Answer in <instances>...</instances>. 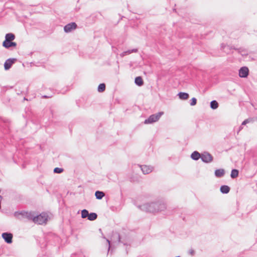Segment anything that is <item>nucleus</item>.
Wrapping results in <instances>:
<instances>
[{"label": "nucleus", "mask_w": 257, "mask_h": 257, "mask_svg": "<svg viewBox=\"0 0 257 257\" xmlns=\"http://www.w3.org/2000/svg\"><path fill=\"white\" fill-rule=\"evenodd\" d=\"M138 207L143 211L155 213L164 211L167 207L166 204L163 201L158 200L138 205Z\"/></svg>", "instance_id": "obj_1"}, {"label": "nucleus", "mask_w": 257, "mask_h": 257, "mask_svg": "<svg viewBox=\"0 0 257 257\" xmlns=\"http://www.w3.org/2000/svg\"><path fill=\"white\" fill-rule=\"evenodd\" d=\"M48 219V215L45 212L36 214L35 212H32L30 221L38 224H43L47 223Z\"/></svg>", "instance_id": "obj_2"}, {"label": "nucleus", "mask_w": 257, "mask_h": 257, "mask_svg": "<svg viewBox=\"0 0 257 257\" xmlns=\"http://www.w3.org/2000/svg\"><path fill=\"white\" fill-rule=\"evenodd\" d=\"M11 121L7 118L0 116V130L2 132L6 135L11 133Z\"/></svg>", "instance_id": "obj_3"}, {"label": "nucleus", "mask_w": 257, "mask_h": 257, "mask_svg": "<svg viewBox=\"0 0 257 257\" xmlns=\"http://www.w3.org/2000/svg\"><path fill=\"white\" fill-rule=\"evenodd\" d=\"M163 111H159L158 113L153 114L149 116V117L146 119L144 121L145 124H151L157 121L161 116L164 114Z\"/></svg>", "instance_id": "obj_4"}, {"label": "nucleus", "mask_w": 257, "mask_h": 257, "mask_svg": "<svg viewBox=\"0 0 257 257\" xmlns=\"http://www.w3.org/2000/svg\"><path fill=\"white\" fill-rule=\"evenodd\" d=\"M32 211L28 212L26 211H15L14 212V216L18 219H20V216H21L23 218H27L29 220H31Z\"/></svg>", "instance_id": "obj_5"}, {"label": "nucleus", "mask_w": 257, "mask_h": 257, "mask_svg": "<svg viewBox=\"0 0 257 257\" xmlns=\"http://www.w3.org/2000/svg\"><path fill=\"white\" fill-rule=\"evenodd\" d=\"M213 156L207 151H204L202 153L201 160L206 164L210 163L213 161Z\"/></svg>", "instance_id": "obj_6"}, {"label": "nucleus", "mask_w": 257, "mask_h": 257, "mask_svg": "<svg viewBox=\"0 0 257 257\" xmlns=\"http://www.w3.org/2000/svg\"><path fill=\"white\" fill-rule=\"evenodd\" d=\"M77 27V25L75 22H71L64 27V31L66 33H68L76 29Z\"/></svg>", "instance_id": "obj_7"}, {"label": "nucleus", "mask_w": 257, "mask_h": 257, "mask_svg": "<svg viewBox=\"0 0 257 257\" xmlns=\"http://www.w3.org/2000/svg\"><path fill=\"white\" fill-rule=\"evenodd\" d=\"M17 61V58H9L6 60L4 63V69L5 70H9L12 66V65L16 63Z\"/></svg>", "instance_id": "obj_8"}, {"label": "nucleus", "mask_w": 257, "mask_h": 257, "mask_svg": "<svg viewBox=\"0 0 257 257\" xmlns=\"http://www.w3.org/2000/svg\"><path fill=\"white\" fill-rule=\"evenodd\" d=\"M238 75L240 78H246L249 75V69L246 66H242L238 70Z\"/></svg>", "instance_id": "obj_9"}, {"label": "nucleus", "mask_w": 257, "mask_h": 257, "mask_svg": "<svg viewBox=\"0 0 257 257\" xmlns=\"http://www.w3.org/2000/svg\"><path fill=\"white\" fill-rule=\"evenodd\" d=\"M121 238L119 233L117 232H112L111 240L113 242L118 241V242H121L124 245H127V243L121 240Z\"/></svg>", "instance_id": "obj_10"}, {"label": "nucleus", "mask_w": 257, "mask_h": 257, "mask_svg": "<svg viewBox=\"0 0 257 257\" xmlns=\"http://www.w3.org/2000/svg\"><path fill=\"white\" fill-rule=\"evenodd\" d=\"M2 236L6 243L8 244L12 243L13 235L12 233L9 232H3Z\"/></svg>", "instance_id": "obj_11"}, {"label": "nucleus", "mask_w": 257, "mask_h": 257, "mask_svg": "<svg viewBox=\"0 0 257 257\" xmlns=\"http://www.w3.org/2000/svg\"><path fill=\"white\" fill-rule=\"evenodd\" d=\"M45 240L46 242V245H48L49 244H51V240H54L55 242H57L59 241V237L58 236L54 234L53 233H49L46 237Z\"/></svg>", "instance_id": "obj_12"}, {"label": "nucleus", "mask_w": 257, "mask_h": 257, "mask_svg": "<svg viewBox=\"0 0 257 257\" xmlns=\"http://www.w3.org/2000/svg\"><path fill=\"white\" fill-rule=\"evenodd\" d=\"M2 45L7 49L13 50L16 48L17 44L16 42H13V41H12L7 42H3Z\"/></svg>", "instance_id": "obj_13"}, {"label": "nucleus", "mask_w": 257, "mask_h": 257, "mask_svg": "<svg viewBox=\"0 0 257 257\" xmlns=\"http://www.w3.org/2000/svg\"><path fill=\"white\" fill-rule=\"evenodd\" d=\"M144 174H148L152 172L154 168L151 166L139 165Z\"/></svg>", "instance_id": "obj_14"}, {"label": "nucleus", "mask_w": 257, "mask_h": 257, "mask_svg": "<svg viewBox=\"0 0 257 257\" xmlns=\"http://www.w3.org/2000/svg\"><path fill=\"white\" fill-rule=\"evenodd\" d=\"M225 174V171L224 169H217L214 171V175L217 178L223 177Z\"/></svg>", "instance_id": "obj_15"}, {"label": "nucleus", "mask_w": 257, "mask_h": 257, "mask_svg": "<svg viewBox=\"0 0 257 257\" xmlns=\"http://www.w3.org/2000/svg\"><path fill=\"white\" fill-rule=\"evenodd\" d=\"M233 47H235L226 45L224 44H221V49L226 54L230 53L231 50L233 49Z\"/></svg>", "instance_id": "obj_16"}, {"label": "nucleus", "mask_w": 257, "mask_h": 257, "mask_svg": "<svg viewBox=\"0 0 257 257\" xmlns=\"http://www.w3.org/2000/svg\"><path fill=\"white\" fill-rule=\"evenodd\" d=\"M202 153H200L197 151H193L191 155L190 158L194 161H198L199 159H201Z\"/></svg>", "instance_id": "obj_17"}, {"label": "nucleus", "mask_w": 257, "mask_h": 257, "mask_svg": "<svg viewBox=\"0 0 257 257\" xmlns=\"http://www.w3.org/2000/svg\"><path fill=\"white\" fill-rule=\"evenodd\" d=\"M16 38L15 35L12 33H9L6 34L5 39L3 42H7L9 41H12Z\"/></svg>", "instance_id": "obj_18"}, {"label": "nucleus", "mask_w": 257, "mask_h": 257, "mask_svg": "<svg viewBox=\"0 0 257 257\" xmlns=\"http://www.w3.org/2000/svg\"><path fill=\"white\" fill-rule=\"evenodd\" d=\"M135 83L138 86H142L144 84V80L142 76H137L135 78Z\"/></svg>", "instance_id": "obj_19"}, {"label": "nucleus", "mask_w": 257, "mask_h": 257, "mask_svg": "<svg viewBox=\"0 0 257 257\" xmlns=\"http://www.w3.org/2000/svg\"><path fill=\"white\" fill-rule=\"evenodd\" d=\"M230 188L228 185H223L220 187V191L222 194H227L229 192Z\"/></svg>", "instance_id": "obj_20"}, {"label": "nucleus", "mask_w": 257, "mask_h": 257, "mask_svg": "<svg viewBox=\"0 0 257 257\" xmlns=\"http://www.w3.org/2000/svg\"><path fill=\"white\" fill-rule=\"evenodd\" d=\"M177 96L179 97V99L181 100H187L189 97V94L185 92H179Z\"/></svg>", "instance_id": "obj_21"}, {"label": "nucleus", "mask_w": 257, "mask_h": 257, "mask_svg": "<svg viewBox=\"0 0 257 257\" xmlns=\"http://www.w3.org/2000/svg\"><path fill=\"white\" fill-rule=\"evenodd\" d=\"M233 49L237 51L238 53L241 54L242 56H246L248 55V52L245 49L242 48H237L233 47Z\"/></svg>", "instance_id": "obj_22"}, {"label": "nucleus", "mask_w": 257, "mask_h": 257, "mask_svg": "<svg viewBox=\"0 0 257 257\" xmlns=\"http://www.w3.org/2000/svg\"><path fill=\"white\" fill-rule=\"evenodd\" d=\"M210 107L213 109H216L219 107V103L216 100H212L210 102Z\"/></svg>", "instance_id": "obj_23"}, {"label": "nucleus", "mask_w": 257, "mask_h": 257, "mask_svg": "<svg viewBox=\"0 0 257 257\" xmlns=\"http://www.w3.org/2000/svg\"><path fill=\"white\" fill-rule=\"evenodd\" d=\"M95 196L97 199L100 200L104 196V193L101 191L97 190L95 192Z\"/></svg>", "instance_id": "obj_24"}, {"label": "nucleus", "mask_w": 257, "mask_h": 257, "mask_svg": "<svg viewBox=\"0 0 257 257\" xmlns=\"http://www.w3.org/2000/svg\"><path fill=\"white\" fill-rule=\"evenodd\" d=\"M239 171L236 169H232L231 171L230 177L232 179L236 178L238 176Z\"/></svg>", "instance_id": "obj_25"}, {"label": "nucleus", "mask_w": 257, "mask_h": 257, "mask_svg": "<svg viewBox=\"0 0 257 257\" xmlns=\"http://www.w3.org/2000/svg\"><path fill=\"white\" fill-rule=\"evenodd\" d=\"M97 214L95 212L89 213L87 219L90 221H94L97 219Z\"/></svg>", "instance_id": "obj_26"}, {"label": "nucleus", "mask_w": 257, "mask_h": 257, "mask_svg": "<svg viewBox=\"0 0 257 257\" xmlns=\"http://www.w3.org/2000/svg\"><path fill=\"white\" fill-rule=\"evenodd\" d=\"M106 88L105 84L104 83H100L97 87V91L99 92H102L105 91Z\"/></svg>", "instance_id": "obj_27"}, {"label": "nucleus", "mask_w": 257, "mask_h": 257, "mask_svg": "<svg viewBox=\"0 0 257 257\" xmlns=\"http://www.w3.org/2000/svg\"><path fill=\"white\" fill-rule=\"evenodd\" d=\"M88 215H89V212L87 209H84L81 210V217L82 218H87Z\"/></svg>", "instance_id": "obj_28"}, {"label": "nucleus", "mask_w": 257, "mask_h": 257, "mask_svg": "<svg viewBox=\"0 0 257 257\" xmlns=\"http://www.w3.org/2000/svg\"><path fill=\"white\" fill-rule=\"evenodd\" d=\"M64 170V169L62 168L56 167L54 169L53 172L56 174H61Z\"/></svg>", "instance_id": "obj_29"}, {"label": "nucleus", "mask_w": 257, "mask_h": 257, "mask_svg": "<svg viewBox=\"0 0 257 257\" xmlns=\"http://www.w3.org/2000/svg\"><path fill=\"white\" fill-rule=\"evenodd\" d=\"M197 99L195 97H193L190 100V104L191 106H194L197 103Z\"/></svg>", "instance_id": "obj_30"}, {"label": "nucleus", "mask_w": 257, "mask_h": 257, "mask_svg": "<svg viewBox=\"0 0 257 257\" xmlns=\"http://www.w3.org/2000/svg\"><path fill=\"white\" fill-rule=\"evenodd\" d=\"M252 120V118H248L245 119V120H244L242 121V122L241 123V125H246L247 123L251 122Z\"/></svg>", "instance_id": "obj_31"}, {"label": "nucleus", "mask_w": 257, "mask_h": 257, "mask_svg": "<svg viewBox=\"0 0 257 257\" xmlns=\"http://www.w3.org/2000/svg\"><path fill=\"white\" fill-rule=\"evenodd\" d=\"M71 257H85L81 253H75L71 255Z\"/></svg>", "instance_id": "obj_32"}, {"label": "nucleus", "mask_w": 257, "mask_h": 257, "mask_svg": "<svg viewBox=\"0 0 257 257\" xmlns=\"http://www.w3.org/2000/svg\"><path fill=\"white\" fill-rule=\"evenodd\" d=\"M130 54V52L128 50L127 51H124L123 52H122L120 54V56L121 57H123L124 56L127 55H129Z\"/></svg>", "instance_id": "obj_33"}, {"label": "nucleus", "mask_w": 257, "mask_h": 257, "mask_svg": "<svg viewBox=\"0 0 257 257\" xmlns=\"http://www.w3.org/2000/svg\"><path fill=\"white\" fill-rule=\"evenodd\" d=\"M188 253L191 255L192 256H194L195 254V251L193 249L191 248L189 250Z\"/></svg>", "instance_id": "obj_34"}, {"label": "nucleus", "mask_w": 257, "mask_h": 257, "mask_svg": "<svg viewBox=\"0 0 257 257\" xmlns=\"http://www.w3.org/2000/svg\"><path fill=\"white\" fill-rule=\"evenodd\" d=\"M128 51L130 52V54H131L132 53H137L138 52V49L134 48V49L128 50Z\"/></svg>", "instance_id": "obj_35"}, {"label": "nucleus", "mask_w": 257, "mask_h": 257, "mask_svg": "<svg viewBox=\"0 0 257 257\" xmlns=\"http://www.w3.org/2000/svg\"><path fill=\"white\" fill-rule=\"evenodd\" d=\"M107 242L108 243V253L109 252L110 249V241L109 239H106Z\"/></svg>", "instance_id": "obj_36"}, {"label": "nucleus", "mask_w": 257, "mask_h": 257, "mask_svg": "<svg viewBox=\"0 0 257 257\" xmlns=\"http://www.w3.org/2000/svg\"><path fill=\"white\" fill-rule=\"evenodd\" d=\"M52 96H48V95H42V98H50Z\"/></svg>", "instance_id": "obj_37"}, {"label": "nucleus", "mask_w": 257, "mask_h": 257, "mask_svg": "<svg viewBox=\"0 0 257 257\" xmlns=\"http://www.w3.org/2000/svg\"><path fill=\"white\" fill-rule=\"evenodd\" d=\"M78 101H79V100H76V104H77L78 106V107H80V106L78 105Z\"/></svg>", "instance_id": "obj_38"}, {"label": "nucleus", "mask_w": 257, "mask_h": 257, "mask_svg": "<svg viewBox=\"0 0 257 257\" xmlns=\"http://www.w3.org/2000/svg\"><path fill=\"white\" fill-rule=\"evenodd\" d=\"M22 93V91H21L20 93H19V92H17V93L18 95H19L20 94H21Z\"/></svg>", "instance_id": "obj_39"}, {"label": "nucleus", "mask_w": 257, "mask_h": 257, "mask_svg": "<svg viewBox=\"0 0 257 257\" xmlns=\"http://www.w3.org/2000/svg\"><path fill=\"white\" fill-rule=\"evenodd\" d=\"M241 129H242V127H241V126H240L239 127V131L241 130Z\"/></svg>", "instance_id": "obj_40"}, {"label": "nucleus", "mask_w": 257, "mask_h": 257, "mask_svg": "<svg viewBox=\"0 0 257 257\" xmlns=\"http://www.w3.org/2000/svg\"><path fill=\"white\" fill-rule=\"evenodd\" d=\"M24 100H28L27 98H26V97H25L24 98Z\"/></svg>", "instance_id": "obj_41"}, {"label": "nucleus", "mask_w": 257, "mask_h": 257, "mask_svg": "<svg viewBox=\"0 0 257 257\" xmlns=\"http://www.w3.org/2000/svg\"><path fill=\"white\" fill-rule=\"evenodd\" d=\"M173 11L174 12H176V9H173Z\"/></svg>", "instance_id": "obj_42"}, {"label": "nucleus", "mask_w": 257, "mask_h": 257, "mask_svg": "<svg viewBox=\"0 0 257 257\" xmlns=\"http://www.w3.org/2000/svg\"><path fill=\"white\" fill-rule=\"evenodd\" d=\"M9 88H10V89H12V88H13V86H10V87H9Z\"/></svg>", "instance_id": "obj_43"}, {"label": "nucleus", "mask_w": 257, "mask_h": 257, "mask_svg": "<svg viewBox=\"0 0 257 257\" xmlns=\"http://www.w3.org/2000/svg\"><path fill=\"white\" fill-rule=\"evenodd\" d=\"M25 167V166L24 165H23V168H24Z\"/></svg>", "instance_id": "obj_44"}, {"label": "nucleus", "mask_w": 257, "mask_h": 257, "mask_svg": "<svg viewBox=\"0 0 257 257\" xmlns=\"http://www.w3.org/2000/svg\"><path fill=\"white\" fill-rule=\"evenodd\" d=\"M98 14H99V15L101 16V14L100 13H99H99H98Z\"/></svg>", "instance_id": "obj_45"}, {"label": "nucleus", "mask_w": 257, "mask_h": 257, "mask_svg": "<svg viewBox=\"0 0 257 257\" xmlns=\"http://www.w3.org/2000/svg\"><path fill=\"white\" fill-rule=\"evenodd\" d=\"M175 257H181V256L178 255V256H176Z\"/></svg>", "instance_id": "obj_46"}]
</instances>
